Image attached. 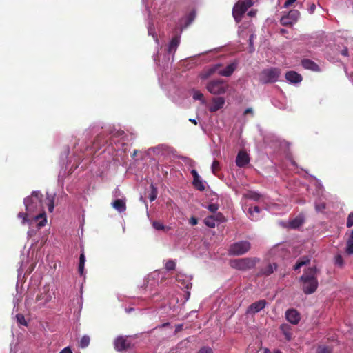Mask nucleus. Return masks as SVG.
Instances as JSON below:
<instances>
[{"instance_id": "19", "label": "nucleus", "mask_w": 353, "mask_h": 353, "mask_svg": "<svg viewBox=\"0 0 353 353\" xmlns=\"http://www.w3.org/2000/svg\"><path fill=\"white\" fill-rule=\"evenodd\" d=\"M176 280L179 283L181 284L182 288L189 289L192 286L190 279L183 274L178 273L176 276Z\"/></svg>"}, {"instance_id": "54", "label": "nucleus", "mask_w": 353, "mask_h": 353, "mask_svg": "<svg viewBox=\"0 0 353 353\" xmlns=\"http://www.w3.org/2000/svg\"><path fill=\"white\" fill-rule=\"evenodd\" d=\"M250 114L253 115L254 112H253V110H252V108H247V109L244 111V112H243V114H244V115H246V114Z\"/></svg>"}, {"instance_id": "58", "label": "nucleus", "mask_w": 353, "mask_h": 353, "mask_svg": "<svg viewBox=\"0 0 353 353\" xmlns=\"http://www.w3.org/2000/svg\"><path fill=\"white\" fill-rule=\"evenodd\" d=\"M291 225H292V226L293 228H296V227H298V226H299V224H297V223H296V220L293 221L292 222Z\"/></svg>"}, {"instance_id": "31", "label": "nucleus", "mask_w": 353, "mask_h": 353, "mask_svg": "<svg viewBox=\"0 0 353 353\" xmlns=\"http://www.w3.org/2000/svg\"><path fill=\"white\" fill-rule=\"evenodd\" d=\"M47 200H48V208L50 212H52L54 210V196L48 194L47 196Z\"/></svg>"}, {"instance_id": "22", "label": "nucleus", "mask_w": 353, "mask_h": 353, "mask_svg": "<svg viewBox=\"0 0 353 353\" xmlns=\"http://www.w3.org/2000/svg\"><path fill=\"white\" fill-rule=\"evenodd\" d=\"M310 262V258L308 256H304L300 259H299L294 265V270H297L300 269L302 266L305 265H307Z\"/></svg>"}, {"instance_id": "30", "label": "nucleus", "mask_w": 353, "mask_h": 353, "mask_svg": "<svg viewBox=\"0 0 353 353\" xmlns=\"http://www.w3.org/2000/svg\"><path fill=\"white\" fill-rule=\"evenodd\" d=\"M150 188H151V192H150L148 197H149L150 201L152 202V201H154L157 199L158 191H157V189L154 186V185L152 183L150 185Z\"/></svg>"}, {"instance_id": "27", "label": "nucleus", "mask_w": 353, "mask_h": 353, "mask_svg": "<svg viewBox=\"0 0 353 353\" xmlns=\"http://www.w3.org/2000/svg\"><path fill=\"white\" fill-rule=\"evenodd\" d=\"M85 258L84 253L82 252L79 256V272L81 275L83 274L84 270V265H85Z\"/></svg>"}, {"instance_id": "60", "label": "nucleus", "mask_w": 353, "mask_h": 353, "mask_svg": "<svg viewBox=\"0 0 353 353\" xmlns=\"http://www.w3.org/2000/svg\"><path fill=\"white\" fill-rule=\"evenodd\" d=\"M248 14L250 17H253L255 14V12L252 10L250 11Z\"/></svg>"}, {"instance_id": "12", "label": "nucleus", "mask_w": 353, "mask_h": 353, "mask_svg": "<svg viewBox=\"0 0 353 353\" xmlns=\"http://www.w3.org/2000/svg\"><path fill=\"white\" fill-rule=\"evenodd\" d=\"M52 299V295L50 292V288L48 286H44L43 291L37 295L36 301L40 302L41 304L45 305L50 302Z\"/></svg>"}, {"instance_id": "39", "label": "nucleus", "mask_w": 353, "mask_h": 353, "mask_svg": "<svg viewBox=\"0 0 353 353\" xmlns=\"http://www.w3.org/2000/svg\"><path fill=\"white\" fill-rule=\"evenodd\" d=\"M346 252L350 254H353V241L348 240L347 241Z\"/></svg>"}, {"instance_id": "24", "label": "nucleus", "mask_w": 353, "mask_h": 353, "mask_svg": "<svg viewBox=\"0 0 353 353\" xmlns=\"http://www.w3.org/2000/svg\"><path fill=\"white\" fill-rule=\"evenodd\" d=\"M236 164L239 167H243L250 162V156H236Z\"/></svg>"}, {"instance_id": "41", "label": "nucleus", "mask_w": 353, "mask_h": 353, "mask_svg": "<svg viewBox=\"0 0 353 353\" xmlns=\"http://www.w3.org/2000/svg\"><path fill=\"white\" fill-rule=\"evenodd\" d=\"M241 4L248 10V8L253 6L252 0H244L242 1H239Z\"/></svg>"}, {"instance_id": "14", "label": "nucleus", "mask_w": 353, "mask_h": 353, "mask_svg": "<svg viewBox=\"0 0 353 353\" xmlns=\"http://www.w3.org/2000/svg\"><path fill=\"white\" fill-rule=\"evenodd\" d=\"M285 318L293 325H297L300 321V314L294 309H289L285 312Z\"/></svg>"}, {"instance_id": "29", "label": "nucleus", "mask_w": 353, "mask_h": 353, "mask_svg": "<svg viewBox=\"0 0 353 353\" xmlns=\"http://www.w3.org/2000/svg\"><path fill=\"white\" fill-rule=\"evenodd\" d=\"M152 226L157 230H168L170 229L169 227L165 226L161 222L157 221H153Z\"/></svg>"}, {"instance_id": "23", "label": "nucleus", "mask_w": 353, "mask_h": 353, "mask_svg": "<svg viewBox=\"0 0 353 353\" xmlns=\"http://www.w3.org/2000/svg\"><path fill=\"white\" fill-rule=\"evenodd\" d=\"M112 206L114 209L120 212H123L126 210L125 203L122 199H117L112 203Z\"/></svg>"}, {"instance_id": "28", "label": "nucleus", "mask_w": 353, "mask_h": 353, "mask_svg": "<svg viewBox=\"0 0 353 353\" xmlns=\"http://www.w3.org/2000/svg\"><path fill=\"white\" fill-rule=\"evenodd\" d=\"M204 223L208 227L212 228H214L216 223L212 215L208 216L206 218H205Z\"/></svg>"}, {"instance_id": "26", "label": "nucleus", "mask_w": 353, "mask_h": 353, "mask_svg": "<svg viewBox=\"0 0 353 353\" xmlns=\"http://www.w3.org/2000/svg\"><path fill=\"white\" fill-rule=\"evenodd\" d=\"M287 15L288 18L291 19V21H293V23H295L300 16V12L297 10H292L288 13Z\"/></svg>"}, {"instance_id": "63", "label": "nucleus", "mask_w": 353, "mask_h": 353, "mask_svg": "<svg viewBox=\"0 0 353 353\" xmlns=\"http://www.w3.org/2000/svg\"><path fill=\"white\" fill-rule=\"evenodd\" d=\"M348 240H352V241H353V230L352 231L351 234H350V239H349Z\"/></svg>"}, {"instance_id": "36", "label": "nucleus", "mask_w": 353, "mask_h": 353, "mask_svg": "<svg viewBox=\"0 0 353 353\" xmlns=\"http://www.w3.org/2000/svg\"><path fill=\"white\" fill-rule=\"evenodd\" d=\"M165 268L168 271L174 270L176 268V263L173 260H168L165 263Z\"/></svg>"}, {"instance_id": "18", "label": "nucleus", "mask_w": 353, "mask_h": 353, "mask_svg": "<svg viewBox=\"0 0 353 353\" xmlns=\"http://www.w3.org/2000/svg\"><path fill=\"white\" fill-rule=\"evenodd\" d=\"M285 79L288 81L294 83H300L303 79L301 75L295 71H289L286 72Z\"/></svg>"}, {"instance_id": "40", "label": "nucleus", "mask_w": 353, "mask_h": 353, "mask_svg": "<svg viewBox=\"0 0 353 353\" xmlns=\"http://www.w3.org/2000/svg\"><path fill=\"white\" fill-rule=\"evenodd\" d=\"M16 318H17V322L19 323L21 325H27L26 321L23 314H17Z\"/></svg>"}, {"instance_id": "35", "label": "nucleus", "mask_w": 353, "mask_h": 353, "mask_svg": "<svg viewBox=\"0 0 353 353\" xmlns=\"http://www.w3.org/2000/svg\"><path fill=\"white\" fill-rule=\"evenodd\" d=\"M245 196L248 199H252L254 201H259L261 196V194H259V193H257L256 192H250L245 195Z\"/></svg>"}, {"instance_id": "51", "label": "nucleus", "mask_w": 353, "mask_h": 353, "mask_svg": "<svg viewBox=\"0 0 353 353\" xmlns=\"http://www.w3.org/2000/svg\"><path fill=\"white\" fill-rule=\"evenodd\" d=\"M195 17V13L194 12H192L190 13L188 16V23H190Z\"/></svg>"}, {"instance_id": "53", "label": "nucleus", "mask_w": 353, "mask_h": 353, "mask_svg": "<svg viewBox=\"0 0 353 353\" xmlns=\"http://www.w3.org/2000/svg\"><path fill=\"white\" fill-rule=\"evenodd\" d=\"M190 223L192 225H195L198 223V221H197V219L195 218V217H191L190 219Z\"/></svg>"}, {"instance_id": "47", "label": "nucleus", "mask_w": 353, "mask_h": 353, "mask_svg": "<svg viewBox=\"0 0 353 353\" xmlns=\"http://www.w3.org/2000/svg\"><path fill=\"white\" fill-rule=\"evenodd\" d=\"M335 263L340 267L343 266V259L341 255L339 254L335 256Z\"/></svg>"}, {"instance_id": "32", "label": "nucleus", "mask_w": 353, "mask_h": 353, "mask_svg": "<svg viewBox=\"0 0 353 353\" xmlns=\"http://www.w3.org/2000/svg\"><path fill=\"white\" fill-rule=\"evenodd\" d=\"M216 223H224L226 221L225 217L221 212H217L212 215Z\"/></svg>"}, {"instance_id": "34", "label": "nucleus", "mask_w": 353, "mask_h": 353, "mask_svg": "<svg viewBox=\"0 0 353 353\" xmlns=\"http://www.w3.org/2000/svg\"><path fill=\"white\" fill-rule=\"evenodd\" d=\"M280 22L283 26H290L294 23L293 21H291V19L288 18V15L283 16L281 18Z\"/></svg>"}, {"instance_id": "5", "label": "nucleus", "mask_w": 353, "mask_h": 353, "mask_svg": "<svg viewBox=\"0 0 353 353\" xmlns=\"http://www.w3.org/2000/svg\"><path fill=\"white\" fill-rule=\"evenodd\" d=\"M281 70L278 68L264 69L259 74V81L263 84L274 83L278 81Z\"/></svg>"}, {"instance_id": "6", "label": "nucleus", "mask_w": 353, "mask_h": 353, "mask_svg": "<svg viewBox=\"0 0 353 353\" xmlns=\"http://www.w3.org/2000/svg\"><path fill=\"white\" fill-rule=\"evenodd\" d=\"M236 66L237 63L236 62H233L228 65L225 68L221 69V64H215L209 68L208 74L212 75L214 73H217L223 77H230L236 70Z\"/></svg>"}, {"instance_id": "45", "label": "nucleus", "mask_w": 353, "mask_h": 353, "mask_svg": "<svg viewBox=\"0 0 353 353\" xmlns=\"http://www.w3.org/2000/svg\"><path fill=\"white\" fill-rule=\"evenodd\" d=\"M261 209L259 206L251 207L249 208V213L251 216H254V213H259Z\"/></svg>"}, {"instance_id": "11", "label": "nucleus", "mask_w": 353, "mask_h": 353, "mask_svg": "<svg viewBox=\"0 0 353 353\" xmlns=\"http://www.w3.org/2000/svg\"><path fill=\"white\" fill-rule=\"evenodd\" d=\"M114 348L119 352L128 350L132 347V343L127 336L117 337L114 341Z\"/></svg>"}, {"instance_id": "46", "label": "nucleus", "mask_w": 353, "mask_h": 353, "mask_svg": "<svg viewBox=\"0 0 353 353\" xmlns=\"http://www.w3.org/2000/svg\"><path fill=\"white\" fill-rule=\"evenodd\" d=\"M208 209L213 213H216L217 210L219 209V205L216 203H211L208 205Z\"/></svg>"}, {"instance_id": "64", "label": "nucleus", "mask_w": 353, "mask_h": 353, "mask_svg": "<svg viewBox=\"0 0 353 353\" xmlns=\"http://www.w3.org/2000/svg\"><path fill=\"white\" fill-rule=\"evenodd\" d=\"M274 353H282V352L281 350H277L274 351Z\"/></svg>"}, {"instance_id": "33", "label": "nucleus", "mask_w": 353, "mask_h": 353, "mask_svg": "<svg viewBox=\"0 0 353 353\" xmlns=\"http://www.w3.org/2000/svg\"><path fill=\"white\" fill-rule=\"evenodd\" d=\"M90 339L88 336H83L81 339V341H80V343H79V346L81 347V348H85V347H87L89 344H90Z\"/></svg>"}, {"instance_id": "48", "label": "nucleus", "mask_w": 353, "mask_h": 353, "mask_svg": "<svg viewBox=\"0 0 353 353\" xmlns=\"http://www.w3.org/2000/svg\"><path fill=\"white\" fill-rule=\"evenodd\" d=\"M28 214L24 212H19L18 214V217L22 219V223L24 224L26 221H28L27 219Z\"/></svg>"}, {"instance_id": "9", "label": "nucleus", "mask_w": 353, "mask_h": 353, "mask_svg": "<svg viewBox=\"0 0 353 353\" xmlns=\"http://www.w3.org/2000/svg\"><path fill=\"white\" fill-rule=\"evenodd\" d=\"M174 152L175 151L173 148L165 145H160L149 148L146 154H174Z\"/></svg>"}, {"instance_id": "1", "label": "nucleus", "mask_w": 353, "mask_h": 353, "mask_svg": "<svg viewBox=\"0 0 353 353\" xmlns=\"http://www.w3.org/2000/svg\"><path fill=\"white\" fill-rule=\"evenodd\" d=\"M101 141V136L98 135L94 142L92 148L94 153L98 154H123L131 152L130 146L121 140H111L110 143H105L103 147L100 146L99 142Z\"/></svg>"}, {"instance_id": "62", "label": "nucleus", "mask_w": 353, "mask_h": 353, "mask_svg": "<svg viewBox=\"0 0 353 353\" xmlns=\"http://www.w3.org/2000/svg\"><path fill=\"white\" fill-rule=\"evenodd\" d=\"M137 152H138V150H136V149H134L133 151L132 152V154L133 155H135V154H137Z\"/></svg>"}, {"instance_id": "10", "label": "nucleus", "mask_w": 353, "mask_h": 353, "mask_svg": "<svg viewBox=\"0 0 353 353\" xmlns=\"http://www.w3.org/2000/svg\"><path fill=\"white\" fill-rule=\"evenodd\" d=\"M276 268H277L276 263H268L258 268V272H256V276L258 277L268 276L270 274H272L274 272V271L276 270Z\"/></svg>"}, {"instance_id": "15", "label": "nucleus", "mask_w": 353, "mask_h": 353, "mask_svg": "<svg viewBox=\"0 0 353 353\" xmlns=\"http://www.w3.org/2000/svg\"><path fill=\"white\" fill-rule=\"evenodd\" d=\"M267 305L265 299H261L252 303L247 310V313L256 314L263 310Z\"/></svg>"}, {"instance_id": "38", "label": "nucleus", "mask_w": 353, "mask_h": 353, "mask_svg": "<svg viewBox=\"0 0 353 353\" xmlns=\"http://www.w3.org/2000/svg\"><path fill=\"white\" fill-rule=\"evenodd\" d=\"M316 353H332V349L327 346H319Z\"/></svg>"}, {"instance_id": "61", "label": "nucleus", "mask_w": 353, "mask_h": 353, "mask_svg": "<svg viewBox=\"0 0 353 353\" xmlns=\"http://www.w3.org/2000/svg\"><path fill=\"white\" fill-rule=\"evenodd\" d=\"M237 154L241 155V154H247L246 152H243V150H240Z\"/></svg>"}, {"instance_id": "59", "label": "nucleus", "mask_w": 353, "mask_h": 353, "mask_svg": "<svg viewBox=\"0 0 353 353\" xmlns=\"http://www.w3.org/2000/svg\"><path fill=\"white\" fill-rule=\"evenodd\" d=\"M189 121L194 125H197V121L194 119H190Z\"/></svg>"}, {"instance_id": "8", "label": "nucleus", "mask_w": 353, "mask_h": 353, "mask_svg": "<svg viewBox=\"0 0 353 353\" xmlns=\"http://www.w3.org/2000/svg\"><path fill=\"white\" fill-rule=\"evenodd\" d=\"M228 85L223 79H216L210 81L206 88L213 94L218 95L224 94L228 90Z\"/></svg>"}, {"instance_id": "4", "label": "nucleus", "mask_w": 353, "mask_h": 353, "mask_svg": "<svg viewBox=\"0 0 353 353\" xmlns=\"http://www.w3.org/2000/svg\"><path fill=\"white\" fill-rule=\"evenodd\" d=\"M259 261V259L256 257L241 258L230 260V265L234 269L246 271L253 268Z\"/></svg>"}, {"instance_id": "52", "label": "nucleus", "mask_w": 353, "mask_h": 353, "mask_svg": "<svg viewBox=\"0 0 353 353\" xmlns=\"http://www.w3.org/2000/svg\"><path fill=\"white\" fill-rule=\"evenodd\" d=\"M296 0H287L284 3V7L288 8L294 3Z\"/></svg>"}, {"instance_id": "21", "label": "nucleus", "mask_w": 353, "mask_h": 353, "mask_svg": "<svg viewBox=\"0 0 353 353\" xmlns=\"http://www.w3.org/2000/svg\"><path fill=\"white\" fill-rule=\"evenodd\" d=\"M180 43V39L179 37L177 36H175L173 37L170 42L168 51L169 53H175Z\"/></svg>"}, {"instance_id": "55", "label": "nucleus", "mask_w": 353, "mask_h": 353, "mask_svg": "<svg viewBox=\"0 0 353 353\" xmlns=\"http://www.w3.org/2000/svg\"><path fill=\"white\" fill-rule=\"evenodd\" d=\"M60 353H72L71 349L69 347H65L63 349Z\"/></svg>"}, {"instance_id": "50", "label": "nucleus", "mask_w": 353, "mask_h": 353, "mask_svg": "<svg viewBox=\"0 0 353 353\" xmlns=\"http://www.w3.org/2000/svg\"><path fill=\"white\" fill-rule=\"evenodd\" d=\"M316 10V5L314 3H311L309 8H308V12L310 13V14H313L314 12Z\"/></svg>"}, {"instance_id": "43", "label": "nucleus", "mask_w": 353, "mask_h": 353, "mask_svg": "<svg viewBox=\"0 0 353 353\" xmlns=\"http://www.w3.org/2000/svg\"><path fill=\"white\" fill-rule=\"evenodd\" d=\"M125 134L124 131L123 130H117L115 132L112 136V140H115L116 138L121 137L123 138V135Z\"/></svg>"}, {"instance_id": "3", "label": "nucleus", "mask_w": 353, "mask_h": 353, "mask_svg": "<svg viewBox=\"0 0 353 353\" xmlns=\"http://www.w3.org/2000/svg\"><path fill=\"white\" fill-rule=\"evenodd\" d=\"M317 274L318 270L314 266L306 269L300 277L302 290L305 294H311L316 290L319 285Z\"/></svg>"}, {"instance_id": "20", "label": "nucleus", "mask_w": 353, "mask_h": 353, "mask_svg": "<svg viewBox=\"0 0 353 353\" xmlns=\"http://www.w3.org/2000/svg\"><path fill=\"white\" fill-rule=\"evenodd\" d=\"M280 330L282 332L283 334L285 336V339L287 341H290L292 339V326L291 325H290L288 324H286V323H283V324L281 325Z\"/></svg>"}, {"instance_id": "56", "label": "nucleus", "mask_w": 353, "mask_h": 353, "mask_svg": "<svg viewBox=\"0 0 353 353\" xmlns=\"http://www.w3.org/2000/svg\"><path fill=\"white\" fill-rule=\"evenodd\" d=\"M191 174L193 176V179H195L199 177V175L198 172L195 170H192L191 171Z\"/></svg>"}, {"instance_id": "25", "label": "nucleus", "mask_w": 353, "mask_h": 353, "mask_svg": "<svg viewBox=\"0 0 353 353\" xmlns=\"http://www.w3.org/2000/svg\"><path fill=\"white\" fill-rule=\"evenodd\" d=\"M192 184L194 186V188L199 191H203L205 188L200 176L199 178L193 179Z\"/></svg>"}, {"instance_id": "13", "label": "nucleus", "mask_w": 353, "mask_h": 353, "mask_svg": "<svg viewBox=\"0 0 353 353\" xmlns=\"http://www.w3.org/2000/svg\"><path fill=\"white\" fill-rule=\"evenodd\" d=\"M247 11L245 8L238 1L233 7L232 15L236 23H239L244 13Z\"/></svg>"}, {"instance_id": "7", "label": "nucleus", "mask_w": 353, "mask_h": 353, "mask_svg": "<svg viewBox=\"0 0 353 353\" xmlns=\"http://www.w3.org/2000/svg\"><path fill=\"white\" fill-rule=\"evenodd\" d=\"M251 248V244L248 241H240L232 243L228 250L230 255L240 256L247 253Z\"/></svg>"}, {"instance_id": "2", "label": "nucleus", "mask_w": 353, "mask_h": 353, "mask_svg": "<svg viewBox=\"0 0 353 353\" xmlns=\"http://www.w3.org/2000/svg\"><path fill=\"white\" fill-rule=\"evenodd\" d=\"M42 197L43 195L39 191H33L30 196L26 197L23 200L28 213L30 214L42 210L41 213H39L34 217L36 221H39L40 219H41L37 223L38 228L43 227L47 221L46 213L43 210Z\"/></svg>"}, {"instance_id": "49", "label": "nucleus", "mask_w": 353, "mask_h": 353, "mask_svg": "<svg viewBox=\"0 0 353 353\" xmlns=\"http://www.w3.org/2000/svg\"><path fill=\"white\" fill-rule=\"evenodd\" d=\"M198 353H213V352L210 347H203L198 352Z\"/></svg>"}, {"instance_id": "44", "label": "nucleus", "mask_w": 353, "mask_h": 353, "mask_svg": "<svg viewBox=\"0 0 353 353\" xmlns=\"http://www.w3.org/2000/svg\"><path fill=\"white\" fill-rule=\"evenodd\" d=\"M346 225L347 228H351L353 226V212H350L348 215Z\"/></svg>"}, {"instance_id": "16", "label": "nucleus", "mask_w": 353, "mask_h": 353, "mask_svg": "<svg viewBox=\"0 0 353 353\" xmlns=\"http://www.w3.org/2000/svg\"><path fill=\"white\" fill-rule=\"evenodd\" d=\"M225 104V99L223 97H215L212 99V103L209 107L210 112H214L223 107Z\"/></svg>"}, {"instance_id": "57", "label": "nucleus", "mask_w": 353, "mask_h": 353, "mask_svg": "<svg viewBox=\"0 0 353 353\" xmlns=\"http://www.w3.org/2000/svg\"><path fill=\"white\" fill-rule=\"evenodd\" d=\"M341 54L345 56V57L348 56V50H347V48H345V49L342 50H341Z\"/></svg>"}, {"instance_id": "17", "label": "nucleus", "mask_w": 353, "mask_h": 353, "mask_svg": "<svg viewBox=\"0 0 353 353\" xmlns=\"http://www.w3.org/2000/svg\"><path fill=\"white\" fill-rule=\"evenodd\" d=\"M301 65L305 69L310 70L313 72H320L321 70L318 64L309 59H303L301 61Z\"/></svg>"}, {"instance_id": "42", "label": "nucleus", "mask_w": 353, "mask_h": 353, "mask_svg": "<svg viewBox=\"0 0 353 353\" xmlns=\"http://www.w3.org/2000/svg\"><path fill=\"white\" fill-rule=\"evenodd\" d=\"M193 99L195 100L202 101V103H204L203 94L199 92L196 91L193 94Z\"/></svg>"}, {"instance_id": "37", "label": "nucleus", "mask_w": 353, "mask_h": 353, "mask_svg": "<svg viewBox=\"0 0 353 353\" xmlns=\"http://www.w3.org/2000/svg\"><path fill=\"white\" fill-rule=\"evenodd\" d=\"M212 172L214 174H216L218 171L220 170V164L218 161H214L212 164Z\"/></svg>"}]
</instances>
